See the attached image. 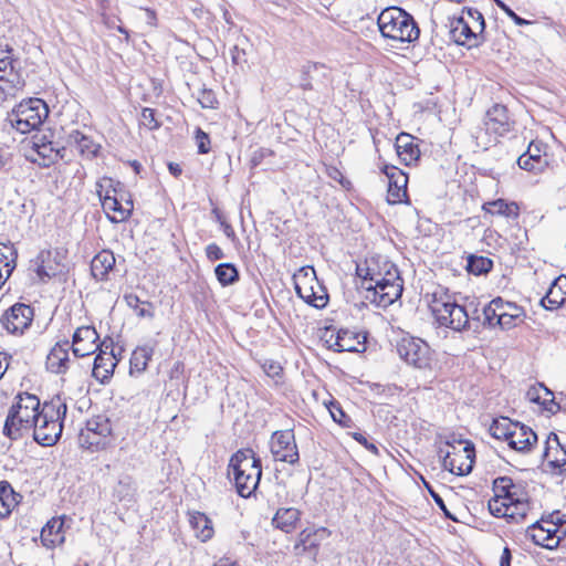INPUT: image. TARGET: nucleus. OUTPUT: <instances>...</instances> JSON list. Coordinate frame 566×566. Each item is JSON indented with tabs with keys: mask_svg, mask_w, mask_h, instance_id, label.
I'll return each instance as SVG.
<instances>
[{
	"mask_svg": "<svg viewBox=\"0 0 566 566\" xmlns=\"http://www.w3.org/2000/svg\"><path fill=\"white\" fill-rule=\"evenodd\" d=\"M41 409L40 399L35 395L19 394L8 410L3 436L10 440H19L28 434L35 427Z\"/></svg>",
	"mask_w": 566,
	"mask_h": 566,
	"instance_id": "nucleus-1",
	"label": "nucleus"
},
{
	"mask_svg": "<svg viewBox=\"0 0 566 566\" xmlns=\"http://www.w3.org/2000/svg\"><path fill=\"white\" fill-rule=\"evenodd\" d=\"M228 474L233 475L238 494L241 497H250L258 489L262 476L261 459L252 449L238 450L230 458Z\"/></svg>",
	"mask_w": 566,
	"mask_h": 566,
	"instance_id": "nucleus-2",
	"label": "nucleus"
},
{
	"mask_svg": "<svg viewBox=\"0 0 566 566\" xmlns=\"http://www.w3.org/2000/svg\"><path fill=\"white\" fill-rule=\"evenodd\" d=\"M430 308L441 326L449 327L457 332L468 328L470 318L480 321L478 308H474L472 314H470L468 310L459 305L454 296L442 286H438L432 292Z\"/></svg>",
	"mask_w": 566,
	"mask_h": 566,
	"instance_id": "nucleus-3",
	"label": "nucleus"
},
{
	"mask_svg": "<svg viewBox=\"0 0 566 566\" xmlns=\"http://www.w3.org/2000/svg\"><path fill=\"white\" fill-rule=\"evenodd\" d=\"M67 406L65 401L56 396L49 402H44L41 413L33 428L34 440L45 447L55 444L62 434V421L66 417Z\"/></svg>",
	"mask_w": 566,
	"mask_h": 566,
	"instance_id": "nucleus-4",
	"label": "nucleus"
},
{
	"mask_svg": "<svg viewBox=\"0 0 566 566\" xmlns=\"http://www.w3.org/2000/svg\"><path fill=\"white\" fill-rule=\"evenodd\" d=\"M377 24L381 35L392 41L411 43L420 35V29L413 17L398 7L382 10Z\"/></svg>",
	"mask_w": 566,
	"mask_h": 566,
	"instance_id": "nucleus-5",
	"label": "nucleus"
},
{
	"mask_svg": "<svg viewBox=\"0 0 566 566\" xmlns=\"http://www.w3.org/2000/svg\"><path fill=\"white\" fill-rule=\"evenodd\" d=\"M49 115V107L41 98H29L19 103L9 114L7 120L21 134L38 129Z\"/></svg>",
	"mask_w": 566,
	"mask_h": 566,
	"instance_id": "nucleus-6",
	"label": "nucleus"
},
{
	"mask_svg": "<svg viewBox=\"0 0 566 566\" xmlns=\"http://www.w3.org/2000/svg\"><path fill=\"white\" fill-rule=\"evenodd\" d=\"M482 315L483 325H499L504 329H510L524 321L525 311L515 303L495 297L483 307Z\"/></svg>",
	"mask_w": 566,
	"mask_h": 566,
	"instance_id": "nucleus-7",
	"label": "nucleus"
},
{
	"mask_svg": "<svg viewBox=\"0 0 566 566\" xmlns=\"http://www.w3.org/2000/svg\"><path fill=\"white\" fill-rule=\"evenodd\" d=\"M402 294V280L396 266L390 265L375 284H369L365 298L379 307L386 308Z\"/></svg>",
	"mask_w": 566,
	"mask_h": 566,
	"instance_id": "nucleus-8",
	"label": "nucleus"
},
{
	"mask_svg": "<svg viewBox=\"0 0 566 566\" xmlns=\"http://www.w3.org/2000/svg\"><path fill=\"white\" fill-rule=\"evenodd\" d=\"M448 450L440 449L439 453L443 458L442 467L457 475L469 474L474 464V446L468 441L460 440L458 446L447 442Z\"/></svg>",
	"mask_w": 566,
	"mask_h": 566,
	"instance_id": "nucleus-9",
	"label": "nucleus"
},
{
	"mask_svg": "<svg viewBox=\"0 0 566 566\" xmlns=\"http://www.w3.org/2000/svg\"><path fill=\"white\" fill-rule=\"evenodd\" d=\"M493 492L515 510L512 514L526 518L531 503L521 484H515L510 476H499L493 481Z\"/></svg>",
	"mask_w": 566,
	"mask_h": 566,
	"instance_id": "nucleus-10",
	"label": "nucleus"
},
{
	"mask_svg": "<svg viewBox=\"0 0 566 566\" xmlns=\"http://www.w3.org/2000/svg\"><path fill=\"white\" fill-rule=\"evenodd\" d=\"M13 49L0 42V97H14L23 86L24 81L14 71Z\"/></svg>",
	"mask_w": 566,
	"mask_h": 566,
	"instance_id": "nucleus-11",
	"label": "nucleus"
},
{
	"mask_svg": "<svg viewBox=\"0 0 566 566\" xmlns=\"http://www.w3.org/2000/svg\"><path fill=\"white\" fill-rule=\"evenodd\" d=\"M112 433L111 421L107 417L98 415L86 421L81 430L78 441L81 447L88 450H99L107 446Z\"/></svg>",
	"mask_w": 566,
	"mask_h": 566,
	"instance_id": "nucleus-12",
	"label": "nucleus"
},
{
	"mask_svg": "<svg viewBox=\"0 0 566 566\" xmlns=\"http://www.w3.org/2000/svg\"><path fill=\"white\" fill-rule=\"evenodd\" d=\"M397 353L408 365L426 369L431 364L429 345L418 337L405 336L397 343Z\"/></svg>",
	"mask_w": 566,
	"mask_h": 566,
	"instance_id": "nucleus-13",
	"label": "nucleus"
},
{
	"mask_svg": "<svg viewBox=\"0 0 566 566\" xmlns=\"http://www.w3.org/2000/svg\"><path fill=\"white\" fill-rule=\"evenodd\" d=\"M271 453L277 461L289 464H296L298 462V449L292 430H280L272 434Z\"/></svg>",
	"mask_w": 566,
	"mask_h": 566,
	"instance_id": "nucleus-14",
	"label": "nucleus"
},
{
	"mask_svg": "<svg viewBox=\"0 0 566 566\" xmlns=\"http://www.w3.org/2000/svg\"><path fill=\"white\" fill-rule=\"evenodd\" d=\"M33 308L24 303H15L1 317V324L11 334H23L31 325Z\"/></svg>",
	"mask_w": 566,
	"mask_h": 566,
	"instance_id": "nucleus-15",
	"label": "nucleus"
},
{
	"mask_svg": "<svg viewBox=\"0 0 566 566\" xmlns=\"http://www.w3.org/2000/svg\"><path fill=\"white\" fill-rule=\"evenodd\" d=\"M558 523L553 521H536L527 530L526 534L534 544L547 549H554L559 545Z\"/></svg>",
	"mask_w": 566,
	"mask_h": 566,
	"instance_id": "nucleus-16",
	"label": "nucleus"
},
{
	"mask_svg": "<svg viewBox=\"0 0 566 566\" xmlns=\"http://www.w3.org/2000/svg\"><path fill=\"white\" fill-rule=\"evenodd\" d=\"M382 172L388 178V191L387 201L390 205L403 202L407 195L408 177L407 175L396 166L386 165L382 168Z\"/></svg>",
	"mask_w": 566,
	"mask_h": 566,
	"instance_id": "nucleus-17",
	"label": "nucleus"
},
{
	"mask_svg": "<svg viewBox=\"0 0 566 566\" xmlns=\"http://www.w3.org/2000/svg\"><path fill=\"white\" fill-rule=\"evenodd\" d=\"M513 122L510 119L506 106L502 104L493 105L485 115L484 127L488 134H493L495 138L504 136L512 129Z\"/></svg>",
	"mask_w": 566,
	"mask_h": 566,
	"instance_id": "nucleus-18",
	"label": "nucleus"
},
{
	"mask_svg": "<svg viewBox=\"0 0 566 566\" xmlns=\"http://www.w3.org/2000/svg\"><path fill=\"white\" fill-rule=\"evenodd\" d=\"M99 336L93 326H81L74 334L72 339V350L76 357H85L94 354L99 345L96 344Z\"/></svg>",
	"mask_w": 566,
	"mask_h": 566,
	"instance_id": "nucleus-19",
	"label": "nucleus"
},
{
	"mask_svg": "<svg viewBox=\"0 0 566 566\" xmlns=\"http://www.w3.org/2000/svg\"><path fill=\"white\" fill-rule=\"evenodd\" d=\"M450 34L457 44L468 48L478 46L485 40L484 35L476 34L470 23L464 21V15L451 21Z\"/></svg>",
	"mask_w": 566,
	"mask_h": 566,
	"instance_id": "nucleus-20",
	"label": "nucleus"
},
{
	"mask_svg": "<svg viewBox=\"0 0 566 566\" xmlns=\"http://www.w3.org/2000/svg\"><path fill=\"white\" fill-rule=\"evenodd\" d=\"M544 148V144L532 142L527 150L517 158L520 168L534 174L544 171L548 165L546 154H543Z\"/></svg>",
	"mask_w": 566,
	"mask_h": 566,
	"instance_id": "nucleus-21",
	"label": "nucleus"
},
{
	"mask_svg": "<svg viewBox=\"0 0 566 566\" xmlns=\"http://www.w3.org/2000/svg\"><path fill=\"white\" fill-rule=\"evenodd\" d=\"M124 196L123 193H118L117 188H113V192L111 193V190L107 189L105 191V196L102 197V207L103 209L108 212L113 211L114 216H109L107 213V217L111 222L117 223L123 222L129 219V208L123 206Z\"/></svg>",
	"mask_w": 566,
	"mask_h": 566,
	"instance_id": "nucleus-22",
	"label": "nucleus"
},
{
	"mask_svg": "<svg viewBox=\"0 0 566 566\" xmlns=\"http://www.w3.org/2000/svg\"><path fill=\"white\" fill-rule=\"evenodd\" d=\"M69 340L59 342L46 356V369L54 374H64L69 369Z\"/></svg>",
	"mask_w": 566,
	"mask_h": 566,
	"instance_id": "nucleus-23",
	"label": "nucleus"
},
{
	"mask_svg": "<svg viewBox=\"0 0 566 566\" xmlns=\"http://www.w3.org/2000/svg\"><path fill=\"white\" fill-rule=\"evenodd\" d=\"M66 144L70 147H74L86 159L95 158L101 148V145L95 143L91 136L80 130H72L66 138Z\"/></svg>",
	"mask_w": 566,
	"mask_h": 566,
	"instance_id": "nucleus-24",
	"label": "nucleus"
},
{
	"mask_svg": "<svg viewBox=\"0 0 566 566\" xmlns=\"http://www.w3.org/2000/svg\"><path fill=\"white\" fill-rule=\"evenodd\" d=\"M516 428L512 429L509 447L518 452H528L537 441L536 433L527 426L515 422Z\"/></svg>",
	"mask_w": 566,
	"mask_h": 566,
	"instance_id": "nucleus-25",
	"label": "nucleus"
},
{
	"mask_svg": "<svg viewBox=\"0 0 566 566\" xmlns=\"http://www.w3.org/2000/svg\"><path fill=\"white\" fill-rule=\"evenodd\" d=\"M395 148L399 159L407 166L417 161L420 157L419 146L410 134L400 133L396 137Z\"/></svg>",
	"mask_w": 566,
	"mask_h": 566,
	"instance_id": "nucleus-26",
	"label": "nucleus"
},
{
	"mask_svg": "<svg viewBox=\"0 0 566 566\" xmlns=\"http://www.w3.org/2000/svg\"><path fill=\"white\" fill-rule=\"evenodd\" d=\"M566 301V276L560 275L554 280L541 304L546 310L553 311L560 307Z\"/></svg>",
	"mask_w": 566,
	"mask_h": 566,
	"instance_id": "nucleus-27",
	"label": "nucleus"
},
{
	"mask_svg": "<svg viewBox=\"0 0 566 566\" xmlns=\"http://www.w3.org/2000/svg\"><path fill=\"white\" fill-rule=\"evenodd\" d=\"M64 521L61 517H52L41 531L42 544L48 548H53L64 542Z\"/></svg>",
	"mask_w": 566,
	"mask_h": 566,
	"instance_id": "nucleus-28",
	"label": "nucleus"
},
{
	"mask_svg": "<svg viewBox=\"0 0 566 566\" xmlns=\"http://www.w3.org/2000/svg\"><path fill=\"white\" fill-rule=\"evenodd\" d=\"M116 259L114 253L109 250H102L98 252L91 262V272L94 279L98 281H106L109 271L113 270Z\"/></svg>",
	"mask_w": 566,
	"mask_h": 566,
	"instance_id": "nucleus-29",
	"label": "nucleus"
},
{
	"mask_svg": "<svg viewBox=\"0 0 566 566\" xmlns=\"http://www.w3.org/2000/svg\"><path fill=\"white\" fill-rule=\"evenodd\" d=\"M301 520V511L295 507H282L279 509L272 518L274 527L291 533L296 528L297 523Z\"/></svg>",
	"mask_w": 566,
	"mask_h": 566,
	"instance_id": "nucleus-30",
	"label": "nucleus"
},
{
	"mask_svg": "<svg viewBox=\"0 0 566 566\" xmlns=\"http://www.w3.org/2000/svg\"><path fill=\"white\" fill-rule=\"evenodd\" d=\"M115 366V356L101 349L99 354L94 359L92 374L97 380L104 384L112 377Z\"/></svg>",
	"mask_w": 566,
	"mask_h": 566,
	"instance_id": "nucleus-31",
	"label": "nucleus"
},
{
	"mask_svg": "<svg viewBox=\"0 0 566 566\" xmlns=\"http://www.w3.org/2000/svg\"><path fill=\"white\" fill-rule=\"evenodd\" d=\"M327 76V67L321 63L308 62L303 65L301 71L300 87L303 91L314 90L313 81H319Z\"/></svg>",
	"mask_w": 566,
	"mask_h": 566,
	"instance_id": "nucleus-32",
	"label": "nucleus"
},
{
	"mask_svg": "<svg viewBox=\"0 0 566 566\" xmlns=\"http://www.w3.org/2000/svg\"><path fill=\"white\" fill-rule=\"evenodd\" d=\"M188 514L190 526L195 531L196 536L201 542L209 541L214 533L211 520L205 513L198 511H192Z\"/></svg>",
	"mask_w": 566,
	"mask_h": 566,
	"instance_id": "nucleus-33",
	"label": "nucleus"
},
{
	"mask_svg": "<svg viewBox=\"0 0 566 566\" xmlns=\"http://www.w3.org/2000/svg\"><path fill=\"white\" fill-rule=\"evenodd\" d=\"M335 352H359V347H364V342L360 340V335L348 329H339L336 333L333 343Z\"/></svg>",
	"mask_w": 566,
	"mask_h": 566,
	"instance_id": "nucleus-34",
	"label": "nucleus"
},
{
	"mask_svg": "<svg viewBox=\"0 0 566 566\" xmlns=\"http://www.w3.org/2000/svg\"><path fill=\"white\" fill-rule=\"evenodd\" d=\"M154 354V346L143 345L138 346L132 353L129 359V368L130 374L138 373L142 374L147 369L148 363L151 359Z\"/></svg>",
	"mask_w": 566,
	"mask_h": 566,
	"instance_id": "nucleus-35",
	"label": "nucleus"
},
{
	"mask_svg": "<svg viewBox=\"0 0 566 566\" xmlns=\"http://www.w3.org/2000/svg\"><path fill=\"white\" fill-rule=\"evenodd\" d=\"M483 210L486 213L503 216L506 218L517 219L520 208L516 202H507L504 199H496L483 205Z\"/></svg>",
	"mask_w": 566,
	"mask_h": 566,
	"instance_id": "nucleus-36",
	"label": "nucleus"
},
{
	"mask_svg": "<svg viewBox=\"0 0 566 566\" xmlns=\"http://www.w3.org/2000/svg\"><path fill=\"white\" fill-rule=\"evenodd\" d=\"M20 494L15 493L8 481H0V518L7 517L18 504Z\"/></svg>",
	"mask_w": 566,
	"mask_h": 566,
	"instance_id": "nucleus-37",
	"label": "nucleus"
},
{
	"mask_svg": "<svg viewBox=\"0 0 566 566\" xmlns=\"http://www.w3.org/2000/svg\"><path fill=\"white\" fill-rule=\"evenodd\" d=\"M136 494V483L130 475H122L114 488L113 496L119 502H132Z\"/></svg>",
	"mask_w": 566,
	"mask_h": 566,
	"instance_id": "nucleus-38",
	"label": "nucleus"
},
{
	"mask_svg": "<svg viewBox=\"0 0 566 566\" xmlns=\"http://www.w3.org/2000/svg\"><path fill=\"white\" fill-rule=\"evenodd\" d=\"M490 513L495 517H505L507 521L521 522L524 517L515 516L512 514L515 510L510 506L504 500L499 499L496 494L489 500L488 503Z\"/></svg>",
	"mask_w": 566,
	"mask_h": 566,
	"instance_id": "nucleus-39",
	"label": "nucleus"
},
{
	"mask_svg": "<svg viewBox=\"0 0 566 566\" xmlns=\"http://www.w3.org/2000/svg\"><path fill=\"white\" fill-rule=\"evenodd\" d=\"M331 535V531H328L326 527H319L316 530L312 528H305L298 534V538L296 544L294 545L295 552H298L301 548L303 551H306L308 547H317L318 543L315 541H312L313 536H319L327 537Z\"/></svg>",
	"mask_w": 566,
	"mask_h": 566,
	"instance_id": "nucleus-40",
	"label": "nucleus"
},
{
	"mask_svg": "<svg viewBox=\"0 0 566 566\" xmlns=\"http://www.w3.org/2000/svg\"><path fill=\"white\" fill-rule=\"evenodd\" d=\"M516 428V423L506 417L493 420L490 426V433L497 440L510 442L512 429Z\"/></svg>",
	"mask_w": 566,
	"mask_h": 566,
	"instance_id": "nucleus-41",
	"label": "nucleus"
},
{
	"mask_svg": "<svg viewBox=\"0 0 566 566\" xmlns=\"http://www.w3.org/2000/svg\"><path fill=\"white\" fill-rule=\"evenodd\" d=\"M217 280L222 286L237 283L240 279L239 270L233 263H220L214 269Z\"/></svg>",
	"mask_w": 566,
	"mask_h": 566,
	"instance_id": "nucleus-42",
	"label": "nucleus"
},
{
	"mask_svg": "<svg viewBox=\"0 0 566 566\" xmlns=\"http://www.w3.org/2000/svg\"><path fill=\"white\" fill-rule=\"evenodd\" d=\"M493 268V261L486 256L470 255L467 262V270L474 275L489 273Z\"/></svg>",
	"mask_w": 566,
	"mask_h": 566,
	"instance_id": "nucleus-43",
	"label": "nucleus"
},
{
	"mask_svg": "<svg viewBox=\"0 0 566 566\" xmlns=\"http://www.w3.org/2000/svg\"><path fill=\"white\" fill-rule=\"evenodd\" d=\"M124 300L128 307L134 310L138 317H154V312L150 310L151 304L148 302H142L136 294H126Z\"/></svg>",
	"mask_w": 566,
	"mask_h": 566,
	"instance_id": "nucleus-44",
	"label": "nucleus"
},
{
	"mask_svg": "<svg viewBox=\"0 0 566 566\" xmlns=\"http://www.w3.org/2000/svg\"><path fill=\"white\" fill-rule=\"evenodd\" d=\"M33 145H34V149L36 150V153L40 156H42L43 158H48L51 161H54L59 158L64 159V157H65V151H66L65 147L55 148L53 146L52 142L42 143V144H40L39 142H33Z\"/></svg>",
	"mask_w": 566,
	"mask_h": 566,
	"instance_id": "nucleus-45",
	"label": "nucleus"
},
{
	"mask_svg": "<svg viewBox=\"0 0 566 566\" xmlns=\"http://www.w3.org/2000/svg\"><path fill=\"white\" fill-rule=\"evenodd\" d=\"M17 250L12 244L0 243V266L4 271H13L17 266Z\"/></svg>",
	"mask_w": 566,
	"mask_h": 566,
	"instance_id": "nucleus-46",
	"label": "nucleus"
},
{
	"mask_svg": "<svg viewBox=\"0 0 566 566\" xmlns=\"http://www.w3.org/2000/svg\"><path fill=\"white\" fill-rule=\"evenodd\" d=\"M356 274L361 280L360 287L365 290L367 293V287L369 284H375L378 280H380L381 273L376 271V269L370 265H357Z\"/></svg>",
	"mask_w": 566,
	"mask_h": 566,
	"instance_id": "nucleus-47",
	"label": "nucleus"
},
{
	"mask_svg": "<svg viewBox=\"0 0 566 566\" xmlns=\"http://www.w3.org/2000/svg\"><path fill=\"white\" fill-rule=\"evenodd\" d=\"M462 15H464V21L468 24L470 23V27L475 30L476 34L484 35L485 21L483 14L478 9L469 8L463 10Z\"/></svg>",
	"mask_w": 566,
	"mask_h": 566,
	"instance_id": "nucleus-48",
	"label": "nucleus"
},
{
	"mask_svg": "<svg viewBox=\"0 0 566 566\" xmlns=\"http://www.w3.org/2000/svg\"><path fill=\"white\" fill-rule=\"evenodd\" d=\"M295 290L297 294L310 305H313L316 308H322L327 304V295H316L312 287L310 290H304L300 287L297 284L295 285Z\"/></svg>",
	"mask_w": 566,
	"mask_h": 566,
	"instance_id": "nucleus-49",
	"label": "nucleus"
},
{
	"mask_svg": "<svg viewBox=\"0 0 566 566\" xmlns=\"http://www.w3.org/2000/svg\"><path fill=\"white\" fill-rule=\"evenodd\" d=\"M139 124L149 130L160 127V122L156 118V111L150 107H144L140 112Z\"/></svg>",
	"mask_w": 566,
	"mask_h": 566,
	"instance_id": "nucleus-50",
	"label": "nucleus"
},
{
	"mask_svg": "<svg viewBox=\"0 0 566 566\" xmlns=\"http://www.w3.org/2000/svg\"><path fill=\"white\" fill-rule=\"evenodd\" d=\"M541 389L544 391V397L542 396L539 403L545 410L556 413L559 410V405L555 401L553 392L543 384H541Z\"/></svg>",
	"mask_w": 566,
	"mask_h": 566,
	"instance_id": "nucleus-51",
	"label": "nucleus"
},
{
	"mask_svg": "<svg viewBox=\"0 0 566 566\" xmlns=\"http://www.w3.org/2000/svg\"><path fill=\"white\" fill-rule=\"evenodd\" d=\"M198 102L203 108H214L218 104L214 92L208 88H202L199 92Z\"/></svg>",
	"mask_w": 566,
	"mask_h": 566,
	"instance_id": "nucleus-52",
	"label": "nucleus"
},
{
	"mask_svg": "<svg viewBox=\"0 0 566 566\" xmlns=\"http://www.w3.org/2000/svg\"><path fill=\"white\" fill-rule=\"evenodd\" d=\"M329 412L334 421L338 422L343 427H349L352 419L344 412V410L338 403H332Z\"/></svg>",
	"mask_w": 566,
	"mask_h": 566,
	"instance_id": "nucleus-53",
	"label": "nucleus"
},
{
	"mask_svg": "<svg viewBox=\"0 0 566 566\" xmlns=\"http://www.w3.org/2000/svg\"><path fill=\"white\" fill-rule=\"evenodd\" d=\"M196 143L198 147L199 154H208L210 151V138L207 133H205L201 128H197L196 130Z\"/></svg>",
	"mask_w": 566,
	"mask_h": 566,
	"instance_id": "nucleus-54",
	"label": "nucleus"
},
{
	"mask_svg": "<svg viewBox=\"0 0 566 566\" xmlns=\"http://www.w3.org/2000/svg\"><path fill=\"white\" fill-rule=\"evenodd\" d=\"M551 441H554L560 448L564 457L560 459L556 458L554 460H551L549 464L554 468H563L564 465H566V446L560 443L558 436L555 433H551V436L548 437L547 443H551Z\"/></svg>",
	"mask_w": 566,
	"mask_h": 566,
	"instance_id": "nucleus-55",
	"label": "nucleus"
},
{
	"mask_svg": "<svg viewBox=\"0 0 566 566\" xmlns=\"http://www.w3.org/2000/svg\"><path fill=\"white\" fill-rule=\"evenodd\" d=\"M120 182H114V180L112 178H103L102 180L97 181L96 182V193L99 198V200L102 201V197L105 196V191L107 189L111 190V193L113 192V188H117V187H120Z\"/></svg>",
	"mask_w": 566,
	"mask_h": 566,
	"instance_id": "nucleus-56",
	"label": "nucleus"
},
{
	"mask_svg": "<svg viewBox=\"0 0 566 566\" xmlns=\"http://www.w3.org/2000/svg\"><path fill=\"white\" fill-rule=\"evenodd\" d=\"M264 373L271 378H279L282 375L283 368L280 363L274 360H265L262 365Z\"/></svg>",
	"mask_w": 566,
	"mask_h": 566,
	"instance_id": "nucleus-57",
	"label": "nucleus"
},
{
	"mask_svg": "<svg viewBox=\"0 0 566 566\" xmlns=\"http://www.w3.org/2000/svg\"><path fill=\"white\" fill-rule=\"evenodd\" d=\"M206 255L210 261H218L224 258L222 249L217 243H210L206 247Z\"/></svg>",
	"mask_w": 566,
	"mask_h": 566,
	"instance_id": "nucleus-58",
	"label": "nucleus"
},
{
	"mask_svg": "<svg viewBox=\"0 0 566 566\" xmlns=\"http://www.w3.org/2000/svg\"><path fill=\"white\" fill-rule=\"evenodd\" d=\"M213 212L216 213L218 221L220 222L221 227L223 228V233L226 234V237L229 238L230 240L234 241L237 239V237H235V232H234L232 226L222 219V216L218 212L217 209H214Z\"/></svg>",
	"mask_w": 566,
	"mask_h": 566,
	"instance_id": "nucleus-59",
	"label": "nucleus"
},
{
	"mask_svg": "<svg viewBox=\"0 0 566 566\" xmlns=\"http://www.w3.org/2000/svg\"><path fill=\"white\" fill-rule=\"evenodd\" d=\"M354 439L374 454H378V448L374 443L368 442L367 438L364 434L356 432L354 433Z\"/></svg>",
	"mask_w": 566,
	"mask_h": 566,
	"instance_id": "nucleus-60",
	"label": "nucleus"
},
{
	"mask_svg": "<svg viewBox=\"0 0 566 566\" xmlns=\"http://www.w3.org/2000/svg\"><path fill=\"white\" fill-rule=\"evenodd\" d=\"M427 488H428L433 501L440 507V510H442L448 517H451V515L449 514V512L447 510L443 499L437 492H434L429 485H427Z\"/></svg>",
	"mask_w": 566,
	"mask_h": 566,
	"instance_id": "nucleus-61",
	"label": "nucleus"
},
{
	"mask_svg": "<svg viewBox=\"0 0 566 566\" xmlns=\"http://www.w3.org/2000/svg\"><path fill=\"white\" fill-rule=\"evenodd\" d=\"M373 390L376 391L377 394L394 395L395 391L397 390V387L394 385L382 386L379 384H375Z\"/></svg>",
	"mask_w": 566,
	"mask_h": 566,
	"instance_id": "nucleus-62",
	"label": "nucleus"
},
{
	"mask_svg": "<svg viewBox=\"0 0 566 566\" xmlns=\"http://www.w3.org/2000/svg\"><path fill=\"white\" fill-rule=\"evenodd\" d=\"M539 388H536V387H532L528 391H527V397L531 401L533 402H537L539 403L541 402V399H542V396L539 395Z\"/></svg>",
	"mask_w": 566,
	"mask_h": 566,
	"instance_id": "nucleus-63",
	"label": "nucleus"
},
{
	"mask_svg": "<svg viewBox=\"0 0 566 566\" xmlns=\"http://www.w3.org/2000/svg\"><path fill=\"white\" fill-rule=\"evenodd\" d=\"M511 559H512L511 551L509 547H505L503 549V553H502V556L500 559V566H510Z\"/></svg>",
	"mask_w": 566,
	"mask_h": 566,
	"instance_id": "nucleus-64",
	"label": "nucleus"
}]
</instances>
